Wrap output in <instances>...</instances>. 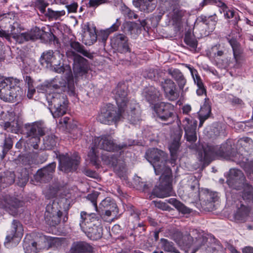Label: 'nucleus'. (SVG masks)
I'll use <instances>...</instances> for the list:
<instances>
[{
  "label": "nucleus",
  "instance_id": "obj_63",
  "mask_svg": "<svg viewBox=\"0 0 253 253\" xmlns=\"http://www.w3.org/2000/svg\"><path fill=\"white\" fill-rule=\"evenodd\" d=\"M121 25V22L119 21V19H116V21L114 23L110 28H108V30L110 33L117 31Z\"/></svg>",
  "mask_w": 253,
  "mask_h": 253
},
{
  "label": "nucleus",
  "instance_id": "obj_34",
  "mask_svg": "<svg viewBox=\"0 0 253 253\" xmlns=\"http://www.w3.org/2000/svg\"><path fill=\"white\" fill-rule=\"evenodd\" d=\"M15 175L13 171H6L0 174V184L3 187L13 184L15 181Z\"/></svg>",
  "mask_w": 253,
  "mask_h": 253
},
{
  "label": "nucleus",
  "instance_id": "obj_57",
  "mask_svg": "<svg viewBox=\"0 0 253 253\" xmlns=\"http://www.w3.org/2000/svg\"><path fill=\"white\" fill-rule=\"evenodd\" d=\"M228 100L233 105H242L243 104V101L241 99L231 95L228 96Z\"/></svg>",
  "mask_w": 253,
  "mask_h": 253
},
{
  "label": "nucleus",
  "instance_id": "obj_43",
  "mask_svg": "<svg viewBox=\"0 0 253 253\" xmlns=\"http://www.w3.org/2000/svg\"><path fill=\"white\" fill-rule=\"evenodd\" d=\"M99 192L93 191L91 193L89 194L86 196V199L90 201L92 204L94 210L98 213L99 215H101L100 211L97 208V199L99 196Z\"/></svg>",
  "mask_w": 253,
  "mask_h": 253
},
{
  "label": "nucleus",
  "instance_id": "obj_40",
  "mask_svg": "<svg viewBox=\"0 0 253 253\" xmlns=\"http://www.w3.org/2000/svg\"><path fill=\"white\" fill-rule=\"evenodd\" d=\"M192 234L193 236L197 234V236L195 237L196 241L194 242L193 244L197 248V249L204 245L207 242V239L204 237L203 235L200 233L197 229H193L191 231Z\"/></svg>",
  "mask_w": 253,
  "mask_h": 253
},
{
  "label": "nucleus",
  "instance_id": "obj_7",
  "mask_svg": "<svg viewBox=\"0 0 253 253\" xmlns=\"http://www.w3.org/2000/svg\"><path fill=\"white\" fill-rule=\"evenodd\" d=\"M47 100L49 109L54 118L60 117L66 113L68 101L64 94L57 92L49 94Z\"/></svg>",
  "mask_w": 253,
  "mask_h": 253
},
{
  "label": "nucleus",
  "instance_id": "obj_64",
  "mask_svg": "<svg viewBox=\"0 0 253 253\" xmlns=\"http://www.w3.org/2000/svg\"><path fill=\"white\" fill-rule=\"evenodd\" d=\"M70 252V253H79V242H77L73 244Z\"/></svg>",
  "mask_w": 253,
  "mask_h": 253
},
{
  "label": "nucleus",
  "instance_id": "obj_59",
  "mask_svg": "<svg viewBox=\"0 0 253 253\" xmlns=\"http://www.w3.org/2000/svg\"><path fill=\"white\" fill-rule=\"evenodd\" d=\"M110 34V32L107 29L105 30L100 31L98 35V37L99 39L101 38L102 41L105 42L106 41Z\"/></svg>",
  "mask_w": 253,
  "mask_h": 253
},
{
  "label": "nucleus",
  "instance_id": "obj_18",
  "mask_svg": "<svg viewBox=\"0 0 253 253\" xmlns=\"http://www.w3.org/2000/svg\"><path fill=\"white\" fill-rule=\"evenodd\" d=\"M5 205H3L0 199V208L5 209V210L10 214L15 216L20 212L19 209L23 207L24 202L14 197L6 198L5 200Z\"/></svg>",
  "mask_w": 253,
  "mask_h": 253
},
{
  "label": "nucleus",
  "instance_id": "obj_11",
  "mask_svg": "<svg viewBox=\"0 0 253 253\" xmlns=\"http://www.w3.org/2000/svg\"><path fill=\"white\" fill-rule=\"evenodd\" d=\"M66 55L69 59L73 61V71L75 78L79 75V42L72 38L67 45Z\"/></svg>",
  "mask_w": 253,
  "mask_h": 253
},
{
  "label": "nucleus",
  "instance_id": "obj_49",
  "mask_svg": "<svg viewBox=\"0 0 253 253\" xmlns=\"http://www.w3.org/2000/svg\"><path fill=\"white\" fill-rule=\"evenodd\" d=\"M65 14V11L64 10L61 11H54L51 9L48 8L47 13V16L50 19L57 20L60 17Z\"/></svg>",
  "mask_w": 253,
  "mask_h": 253
},
{
  "label": "nucleus",
  "instance_id": "obj_37",
  "mask_svg": "<svg viewBox=\"0 0 253 253\" xmlns=\"http://www.w3.org/2000/svg\"><path fill=\"white\" fill-rule=\"evenodd\" d=\"M160 244L162 249L165 252L179 253V251L174 247L173 243L166 239L161 238Z\"/></svg>",
  "mask_w": 253,
  "mask_h": 253
},
{
  "label": "nucleus",
  "instance_id": "obj_27",
  "mask_svg": "<svg viewBox=\"0 0 253 253\" xmlns=\"http://www.w3.org/2000/svg\"><path fill=\"white\" fill-rule=\"evenodd\" d=\"M63 55L61 54L59 51L56 50L54 52L52 58L51 59V67L52 70L57 73L61 74L65 72L66 68L64 64L61 65V60Z\"/></svg>",
  "mask_w": 253,
  "mask_h": 253
},
{
  "label": "nucleus",
  "instance_id": "obj_54",
  "mask_svg": "<svg viewBox=\"0 0 253 253\" xmlns=\"http://www.w3.org/2000/svg\"><path fill=\"white\" fill-rule=\"evenodd\" d=\"M110 0H89V5L90 7H97L100 5L108 4Z\"/></svg>",
  "mask_w": 253,
  "mask_h": 253
},
{
  "label": "nucleus",
  "instance_id": "obj_5",
  "mask_svg": "<svg viewBox=\"0 0 253 253\" xmlns=\"http://www.w3.org/2000/svg\"><path fill=\"white\" fill-rule=\"evenodd\" d=\"M20 81L13 78H5L0 82V98L5 102L19 101L23 94Z\"/></svg>",
  "mask_w": 253,
  "mask_h": 253
},
{
  "label": "nucleus",
  "instance_id": "obj_29",
  "mask_svg": "<svg viewBox=\"0 0 253 253\" xmlns=\"http://www.w3.org/2000/svg\"><path fill=\"white\" fill-rule=\"evenodd\" d=\"M143 96L150 104L159 100L162 96L160 91L154 86H150L146 88L143 92Z\"/></svg>",
  "mask_w": 253,
  "mask_h": 253
},
{
  "label": "nucleus",
  "instance_id": "obj_4",
  "mask_svg": "<svg viewBox=\"0 0 253 253\" xmlns=\"http://www.w3.org/2000/svg\"><path fill=\"white\" fill-rule=\"evenodd\" d=\"M71 199L68 196H61L50 201L47 205L44 213L45 222L50 226L58 225L61 220V210L67 212L70 206Z\"/></svg>",
  "mask_w": 253,
  "mask_h": 253
},
{
  "label": "nucleus",
  "instance_id": "obj_22",
  "mask_svg": "<svg viewBox=\"0 0 253 253\" xmlns=\"http://www.w3.org/2000/svg\"><path fill=\"white\" fill-rule=\"evenodd\" d=\"M226 39L232 48L234 59L235 61L234 67L239 68L241 67V60L244 50L243 48L236 39L231 37L230 35L227 36Z\"/></svg>",
  "mask_w": 253,
  "mask_h": 253
},
{
  "label": "nucleus",
  "instance_id": "obj_26",
  "mask_svg": "<svg viewBox=\"0 0 253 253\" xmlns=\"http://www.w3.org/2000/svg\"><path fill=\"white\" fill-rule=\"evenodd\" d=\"M187 14L186 10L180 8H175L173 10L171 21L175 31H179L182 29L184 18Z\"/></svg>",
  "mask_w": 253,
  "mask_h": 253
},
{
  "label": "nucleus",
  "instance_id": "obj_16",
  "mask_svg": "<svg viewBox=\"0 0 253 253\" xmlns=\"http://www.w3.org/2000/svg\"><path fill=\"white\" fill-rule=\"evenodd\" d=\"M174 107L170 103L162 102L154 105V111L163 121H167L173 115Z\"/></svg>",
  "mask_w": 253,
  "mask_h": 253
},
{
  "label": "nucleus",
  "instance_id": "obj_60",
  "mask_svg": "<svg viewBox=\"0 0 253 253\" xmlns=\"http://www.w3.org/2000/svg\"><path fill=\"white\" fill-rule=\"evenodd\" d=\"M119 213V209L118 208H113V209H106V211L105 212V215L107 216H110L113 215L114 216H117L118 213Z\"/></svg>",
  "mask_w": 253,
  "mask_h": 253
},
{
  "label": "nucleus",
  "instance_id": "obj_33",
  "mask_svg": "<svg viewBox=\"0 0 253 253\" xmlns=\"http://www.w3.org/2000/svg\"><path fill=\"white\" fill-rule=\"evenodd\" d=\"M250 208L247 206L241 204V206L238 209L234 214V218L237 221L244 222L246 221Z\"/></svg>",
  "mask_w": 253,
  "mask_h": 253
},
{
  "label": "nucleus",
  "instance_id": "obj_47",
  "mask_svg": "<svg viewBox=\"0 0 253 253\" xmlns=\"http://www.w3.org/2000/svg\"><path fill=\"white\" fill-rule=\"evenodd\" d=\"M30 31L21 33L20 35H18L15 41L19 43H23L25 42L32 41Z\"/></svg>",
  "mask_w": 253,
  "mask_h": 253
},
{
  "label": "nucleus",
  "instance_id": "obj_17",
  "mask_svg": "<svg viewBox=\"0 0 253 253\" xmlns=\"http://www.w3.org/2000/svg\"><path fill=\"white\" fill-rule=\"evenodd\" d=\"M161 86L164 91L165 96L169 101L177 100L179 93L175 83L169 79H165L161 83Z\"/></svg>",
  "mask_w": 253,
  "mask_h": 253
},
{
  "label": "nucleus",
  "instance_id": "obj_21",
  "mask_svg": "<svg viewBox=\"0 0 253 253\" xmlns=\"http://www.w3.org/2000/svg\"><path fill=\"white\" fill-rule=\"evenodd\" d=\"M102 159L107 165H111L114 167L115 170L119 176L122 179H126V171L125 165L122 164L121 166H118V164L120 160L115 155L109 156H103Z\"/></svg>",
  "mask_w": 253,
  "mask_h": 253
},
{
  "label": "nucleus",
  "instance_id": "obj_30",
  "mask_svg": "<svg viewBox=\"0 0 253 253\" xmlns=\"http://www.w3.org/2000/svg\"><path fill=\"white\" fill-rule=\"evenodd\" d=\"M154 0H139L133 1L134 5L139 9L146 13L152 12L156 8V4L154 2Z\"/></svg>",
  "mask_w": 253,
  "mask_h": 253
},
{
  "label": "nucleus",
  "instance_id": "obj_55",
  "mask_svg": "<svg viewBox=\"0 0 253 253\" xmlns=\"http://www.w3.org/2000/svg\"><path fill=\"white\" fill-rule=\"evenodd\" d=\"M140 180V177L137 176L134 179V184L137 187V189L144 191L146 188H147V185L144 182L141 181Z\"/></svg>",
  "mask_w": 253,
  "mask_h": 253
},
{
  "label": "nucleus",
  "instance_id": "obj_14",
  "mask_svg": "<svg viewBox=\"0 0 253 253\" xmlns=\"http://www.w3.org/2000/svg\"><path fill=\"white\" fill-rule=\"evenodd\" d=\"M197 121L192 118L186 117L182 122V126L185 131L184 137L190 143H194L197 139Z\"/></svg>",
  "mask_w": 253,
  "mask_h": 253
},
{
  "label": "nucleus",
  "instance_id": "obj_15",
  "mask_svg": "<svg viewBox=\"0 0 253 253\" xmlns=\"http://www.w3.org/2000/svg\"><path fill=\"white\" fill-rule=\"evenodd\" d=\"M111 45L113 49L121 53L130 52L127 37L123 34H116L111 39Z\"/></svg>",
  "mask_w": 253,
  "mask_h": 253
},
{
  "label": "nucleus",
  "instance_id": "obj_2",
  "mask_svg": "<svg viewBox=\"0 0 253 253\" xmlns=\"http://www.w3.org/2000/svg\"><path fill=\"white\" fill-rule=\"evenodd\" d=\"M145 157L153 166L155 174L161 175L160 185L154 189L153 193L159 198L172 195L171 170L166 166L165 153L157 148H151L146 151Z\"/></svg>",
  "mask_w": 253,
  "mask_h": 253
},
{
  "label": "nucleus",
  "instance_id": "obj_6",
  "mask_svg": "<svg viewBox=\"0 0 253 253\" xmlns=\"http://www.w3.org/2000/svg\"><path fill=\"white\" fill-rule=\"evenodd\" d=\"M24 128L26 137L28 138L27 143L33 149H39L41 137L45 134L46 127L43 122L37 121L26 124Z\"/></svg>",
  "mask_w": 253,
  "mask_h": 253
},
{
  "label": "nucleus",
  "instance_id": "obj_9",
  "mask_svg": "<svg viewBox=\"0 0 253 253\" xmlns=\"http://www.w3.org/2000/svg\"><path fill=\"white\" fill-rule=\"evenodd\" d=\"M23 227L21 223L17 220H13L11 229L7 231V235L4 242L5 246L7 248L16 246L20 241L23 235Z\"/></svg>",
  "mask_w": 253,
  "mask_h": 253
},
{
  "label": "nucleus",
  "instance_id": "obj_3",
  "mask_svg": "<svg viewBox=\"0 0 253 253\" xmlns=\"http://www.w3.org/2000/svg\"><path fill=\"white\" fill-rule=\"evenodd\" d=\"M234 154V150L232 148V142L228 140L219 147L209 144L202 145V149L198 151V159L204 165H208L215 155L228 159L233 157Z\"/></svg>",
  "mask_w": 253,
  "mask_h": 253
},
{
  "label": "nucleus",
  "instance_id": "obj_51",
  "mask_svg": "<svg viewBox=\"0 0 253 253\" xmlns=\"http://www.w3.org/2000/svg\"><path fill=\"white\" fill-rule=\"evenodd\" d=\"M122 12L123 14L125 16H127L129 19H135L138 17V15L137 14L126 6L122 7Z\"/></svg>",
  "mask_w": 253,
  "mask_h": 253
},
{
  "label": "nucleus",
  "instance_id": "obj_35",
  "mask_svg": "<svg viewBox=\"0 0 253 253\" xmlns=\"http://www.w3.org/2000/svg\"><path fill=\"white\" fill-rule=\"evenodd\" d=\"M211 113V107L208 104H204L198 112V117L200 120L199 127H201L204 122L208 119Z\"/></svg>",
  "mask_w": 253,
  "mask_h": 253
},
{
  "label": "nucleus",
  "instance_id": "obj_48",
  "mask_svg": "<svg viewBox=\"0 0 253 253\" xmlns=\"http://www.w3.org/2000/svg\"><path fill=\"white\" fill-rule=\"evenodd\" d=\"M43 30L42 29H41L38 27H35L33 28L31 31H30L31 35L32 36V41H34L37 39H41L42 40V36H43L42 34L43 33Z\"/></svg>",
  "mask_w": 253,
  "mask_h": 253
},
{
  "label": "nucleus",
  "instance_id": "obj_41",
  "mask_svg": "<svg viewBox=\"0 0 253 253\" xmlns=\"http://www.w3.org/2000/svg\"><path fill=\"white\" fill-rule=\"evenodd\" d=\"M44 148L47 150H50L56 146L57 143V138L55 135H47L43 138Z\"/></svg>",
  "mask_w": 253,
  "mask_h": 253
},
{
  "label": "nucleus",
  "instance_id": "obj_39",
  "mask_svg": "<svg viewBox=\"0 0 253 253\" xmlns=\"http://www.w3.org/2000/svg\"><path fill=\"white\" fill-rule=\"evenodd\" d=\"M22 29L21 26H19L16 30H15L12 33H9V31H5L3 30H0V37H4L7 40H10L11 38H12L15 40L18 37V35H20L21 33Z\"/></svg>",
  "mask_w": 253,
  "mask_h": 253
},
{
  "label": "nucleus",
  "instance_id": "obj_19",
  "mask_svg": "<svg viewBox=\"0 0 253 253\" xmlns=\"http://www.w3.org/2000/svg\"><path fill=\"white\" fill-rule=\"evenodd\" d=\"M81 34L82 42L85 45H92L97 40L96 28L93 26H90L88 22L82 26Z\"/></svg>",
  "mask_w": 253,
  "mask_h": 253
},
{
  "label": "nucleus",
  "instance_id": "obj_28",
  "mask_svg": "<svg viewBox=\"0 0 253 253\" xmlns=\"http://www.w3.org/2000/svg\"><path fill=\"white\" fill-rule=\"evenodd\" d=\"M80 227L84 234L90 240H97L100 239L102 236L103 230L101 227L94 226L92 227L85 228L81 224H80Z\"/></svg>",
  "mask_w": 253,
  "mask_h": 253
},
{
  "label": "nucleus",
  "instance_id": "obj_42",
  "mask_svg": "<svg viewBox=\"0 0 253 253\" xmlns=\"http://www.w3.org/2000/svg\"><path fill=\"white\" fill-rule=\"evenodd\" d=\"M194 83L196 84L198 89H197V93L198 95H202L206 93V89L204 87V84L201 79V77L198 75V73L196 76L192 77Z\"/></svg>",
  "mask_w": 253,
  "mask_h": 253
},
{
  "label": "nucleus",
  "instance_id": "obj_20",
  "mask_svg": "<svg viewBox=\"0 0 253 253\" xmlns=\"http://www.w3.org/2000/svg\"><path fill=\"white\" fill-rule=\"evenodd\" d=\"M45 240H46L45 236H41L40 240L37 242L30 241L27 237L25 238L23 246L25 253H37L45 246Z\"/></svg>",
  "mask_w": 253,
  "mask_h": 253
},
{
  "label": "nucleus",
  "instance_id": "obj_25",
  "mask_svg": "<svg viewBox=\"0 0 253 253\" xmlns=\"http://www.w3.org/2000/svg\"><path fill=\"white\" fill-rule=\"evenodd\" d=\"M224 54V51L223 47L220 44H216L213 46L208 55L210 58L213 59L218 64L220 65L222 68H227L229 66V63L227 59H225V61H223L221 63L218 62L220 58Z\"/></svg>",
  "mask_w": 253,
  "mask_h": 253
},
{
  "label": "nucleus",
  "instance_id": "obj_1",
  "mask_svg": "<svg viewBox=\"0 0 253 253\" xmlns=\"http://www.w3.org/2000/svg\"><path fill=\"white\" fill-rule=\"evenodd\" d=\"M114 97L118 105L116 108L111 104H106L102 108L100 114L98 115L97 120L102 124L112 125L117 124L125 118L126 111L127 106L130 105V112L128 113V119L132 124H135L139 120V113L134 112L135 104L132 105L128 103L127 98L126 86L124 84H119L113 91Z\"/></svg>",
  "mask_w": 253,
  "mask_h": 253
},
{
  "label": "nucleus",
  "instance_id": "obj_8",
  "mask_svg": "<svg viewBox=\"0 0 253 253\" xmlns=\"http://www.w3.org/2000/svg\"><path fill=\"white\" fill-rule=\"evenodd\" d=\"M94 146L109 152H119L121 155L124 153V150L133 145L134 141L124 142L122 144H117L115 140L107 135L94 138L93 140Z\"/></svg>",
  "mask_w": 253,
  "mask_h": 253
},
{
  "label": "nucleus",
  "instance_id": "obj_56",
  "mask_svg": "<svg viewBox=\"0 0 253 253\" xmlns=\"http://www.w3.org/2000/svg\"><path fill=\"white\" fill-rule=\"evenodd\" d=\"M42 35L43 36H42V40L44 42H50L56 39V37L52 33L43 31Z\"/></svg>",
  "mask_w": 253,
  "mask_h": 253
},
{
  "label": "nucleus",
  "instance_id": "obj_13",
  "mask_svg": "<svg viewBox=\"0 0 253 253\" xmlns=\"http://www.w3.org/2000/svg\"><path fill=\"white\" fill-rule=\"evenodd\" d=\"M227 183L232 188L240 189L246 184L244 173L238 169H230L227 179Z\"/></svg>",
  "mask_w": 253,
  "mask_h": 253
},
{
  "label": "nucleus",
  "instance_id": "obj_23",
  "mask_svg": "<svg viewBox=\"0 0 253 253\" xmlns=\"http://www.w3.org/2000/svg\"><path fill=\"white\" fill-rule=\"evenodd\" d=\"M56 163L52 162L47 166L39 169L35 175V179L41 182H47L53 177Z\"/></svg>",
  "mask_w": 253,
  "mask_h": 253
},
{
  "label": "nucleus",
  "instance_id": "obj_12",
  "mask_svg": "<svg viewBox=\"0 0 253 253\" xmlns=\"http://www.w3.org/2000/svg\"><path fill=\"white\" fill-rule=\"evenodd\" d=\"M58 169L65 173L73 172L77 169L79 165L78 156H70L69 154H60L58 156Z\"/></svg>",
  "mask_w": 253,
  "mask_h": 253
},
{
  "label": "nucleus",
  "instance_id": "obj_61",
  "mask_svg": "<svg viewBox=\"0 0 253 253\" xmlns=\"http://www.w3.org/2000/svg\"><path fill=\"white\" fill-rule=\"evenodd\" d=\"M80 54H82L83 56L92 59L93 55L92 53H90L88 50L85 49L83 46H81L80 45Z\"/></svg>",
  "mask_w": 253,
  "mask_h": 253
},
{
  "label": "nucleus",
  "instance_id": "obj_36",
  "mask_svg": "<svg viewBox=\"0 0 253 253\" xmlns=\"http://www.w3.org/2000/svg\"><path fill=\"white\" fill-rule=\"evenodd\" d=\"M168 203L174 206L179 211L183 214L189 213L191 210L175 198H170L166 200Z\"/></svg>",
  "mask_w": 253,
  "mask_h": 253
},
{
  "label": "nucleus",
  "instance_id": "obj_32",
  "mask_svg": "<svg viewBox=\"0 0 253 253\" xmlns=\"http://www.w3.org/2000/svg\"><path fill=\"white\" fill-rule=\"evenodd\" d=\"M243 187L242 198L247 207L251 208L253 206V187L248 184H246Z\"/></svg>",
  "mask_w": 253,
  "mask_h": 253
},
{
  "label": "nucleus",
  "instance_id": "obj_62",
  "mask_svg": "<svg viewBox=\"0 0 253 253\" xmlns=\"http://www.w3.org/2000/svg\"><path fill=\"white\" fill-rule=\"evenodd\" d=\"M222 10L224 13V16L226 18L230 19L234 17V11L229 9L227 6H226V8H224Z\"/></svg>",
  "mask_w": 253,
  "mask_h": 253
},
{
  "label": "nucleus",
  "instance_id": "obj_46",
  "mask_svg": "<svg viewBox=\"0 0 253 253\" xmlns=\"http://www.w3.org/2000/svg\"><path fill=\"white\" fill-rule=\"evenodd\" d=\"M80 76L85 75L89 69V65L87 60L80 56Z\"/></svg>",
  "mask_w": 253,
  "mask_h": 253
},
{
  "label": "nucleus",
  "instance_id": "obj_24",
  "mask_svg": "<svg viewBox=\"0 0 253 253\" xmlns=\"http://www.w3.org/2000/svg\"><path fill=\"white\" fill-rule=\"evenodd\" d=\"M182 134V130L179 128L174 132L172 140L169 144V148L170 153L171 161H175L177 159V154L180 150V140Z\"/></svg>",
  "mask_w": 253,
  "mask_h": 253
},
{
  "label": "nucleus",
  "instance_id": "obj_38",
  "mask_svg": "<svg viewBox=\"0 0 253 253\" xmlns=\"http://www.w3.org/2000/svg\"><path fill=\"white\" fill-rule=\"evenodd\" d=\"M53 53V50H49L42 53L40 61L42 66L46 68L51 67V59L52 58Z\"/></svg>",
  "mask_w": 253,
  "mask_h": 253
},
{
  "label": "nucleus",
  "instance_id": "obj_31",
  "mask_svg": "<svg viewBox=\"0 0 253 253\" xmlns=\"http://www.w3.org/2000/svg\"><path fill=\"white\" fill-rule=\"evenodd\" d=\"M168 74L176 82L180 89H183L186 84V80L181 71L177 69H169Z\"/></svg>",
  "mask_w": 253,
  "mask_h": 253
},
{
  "label": "nucleus",
  "instance_id": "obj_58",
  "mask_svg": "<svg viewBox=\"0 0 253 253\" xmlns=\"http://www.w3.org/2000/svg\"><path fill=\"white\" fill-rule=\"evenodd\" d=\"M189 183H191L189 185V187L191 190H194L198 189V181L195 177H191L189 180Z\"/></svg>",
  "mask_w": 253,
  "mask_h": 253
},
{
  "label": "nucleus",
  "instance_id": "obj_53",
  "mask_svg": "<svg viewBox=\"0 0 253 253\" xmlns=\"http://www.w3.org/2000/svg\"><path fill=\"white\" fill-rule=\"evenodd\" d=\"M240 144L243 146L245 147V149L248 151V148H246L248 145L251 148H253V141L252 139L249 137H243L241 138L240 140Z\"/></svg>",
  "mask_w": 253,
  "mask_h": 253
},
{
  "label": "nucleus",
  "instance_id": "obj_10",
  "mask_svg": "<svg viewBox=\"0 0 253 253\" xmlns=\"http://www.w3.org/2000/svg\"><path fill=\"white\" fill-rule=\"evenodd\" d=\"M53 87L55 89H59L64 92L67 91L71 96L75 94V87L70 83H67L63 79H54L52 82L48 85H41L37 87L38 91L40 92H47L48 89Z\"/></svg>",
  "mask_w": 253,
  "mask_h": 253
},
{
  "label": "nucleus",
  "instance_id": "obj_50",
  "mask_svg": "<svg viewBox=\"0 0 253 253\" xmlns=\"http://www.w3.org/2000/svg\"><path fill=\"white\" fill-rule=\"evenodd\" d=\"M94 248L89 243L80 242V253H92Z\"/></svg>",
  "mask_w": 253,
  "mask_h": 253
},
{
  "label": "nucleus",
  "instance_id": "obj_52",
  "mask_svg": "<svg viewBox=\"0 0 253 253\" xmlns=\"http://www.w3.org/2000/svg\"><path fill=\"white\" fill-rule=\"evenodd\" d=\"M184 41L185 43L193 48L197 47V42L194 38H192L189 35H186Z\"/></svg>",
  "mask_w": 253,
  "mask_h": 253
},
{
  "label": "nucleus",
  "instance_id": "obj_45",
  "mask_svg": "<svg viewBox=\"0 0 253 253\" xmlns=\"http://www.w3.org/2000/svg\"><path fill=\"white\" fill-rule=\"evenodd\" d=\"M100 206L103 207L105 209H113L118 208L114 201L109 197H107L102 201L100 204Z\"/></svg>",
  "mask_w": 253,
  "mask_h": 253
},
{
  "label": "nucleus",
  "instance_id": "obj_44",
  "mask_svg": "<svg viewBox=\"0 0 253 253\" xmlns=\"http://www.w3.org/2000/svg\"><path fill=\"white\" fill-rule=\"evenodd\" d=\"M97 148L94 146V147H92L91 150L88 154L90 162L95 166L99 165V157L97 151Z\"/></svg>",
  "mask_w": 253,
  "mask_h": 253
}]
</instances>
